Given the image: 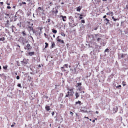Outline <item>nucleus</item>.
I'll return each instance as SVG.
<instances>
[{"mask_svg":"<svg viewBox=\"0 0 128 128\" xmlns=\"http://www.w3.org/2000/svg\"><path fill=\"white\" fill-rule=\"evenodd\" d=\"M102 35L99 34H95V39L96 40L97 42H100L101 44H102L103 46H104L105 45V44L103 42L102 44V40L101 38L102 37Z\"/></svg>","mask_w":128,"mask_h":128,"instance_id":"1","label":"nucleus"},{"mask_svg":"<svg viewBox=\"0 0 128 128\" xmlns=\"http://www.w3.org/2000/svg\"><path fill=\"white\" fill-rule=\"evenodd\" d=\"M68 90L70 91V92H68V94L66 95V97H68L69 95L72 96L74 92L73 89H68Z\"/></svg>","mask_w":128,"mask_h":128,"instance_id":"2","label":"nucleus"},{"mask_svg":"<svg viewBox=\"0 0 128 128\" xmlns=\"http://www.w3.org/2000/svg\"><path fill=\"white\" fill-rule=\"evenodd\" d=\"M128 56L126 54H122L121 57L123 58H124L125 60L127 59Z\"/></svg>","mask_w":128,"mask_h":128,"instance_id":"3","label":"nucleus"},{"mask_svg":"<svg viewBox=\"0 0 128 128\" xmlns=\"http://www.w3.org/2000/svg\"><path fill=\"white\" fill-rule=\"evenodd\" d=\"M68 64H65L63 66V67H62L61 68L62 70L63 71H66V70H64V69H63V68H68Z\"/></svg>","mask_w":128,"mask_h":128,"instance_id":"4","label":"nucleus"},{"mask_svg":"<svg viewBox=\"0 0 128 128\" xmlns=\"http://www.w3.org/2000/svg\"><path fill=\"white\" fill-rule=\"evenodd\" d=\"M31 48V47L30 45V44H28L26 46V47L25 48V49L29 50Z\"/></svg>","mask_w":128,"mask_h":128,"instance_id":"5","label":"nucleus"},{"mask_svg":"<svg viewBox=\"0 0 128 128\" xmlns=\"http://www.w3.org/2000/svg\"><path fill=\"white\" fill-rule=\"evenodd\" d=\"M60 17H62V20L64 21H66V17L65 16H60Z\"/></svg>","mask_w":128,"mask_h":128,"instance_id":"6","label":"nucleus"},{"mask_svg":"<svg viewBox=\"0 0 128 128\" xmlns=\"http://www.w3.org/2000/svg\"><path fill=\"white\" fill-rule=\"evenodd\" d=\"M9 21L8 19L6 21V22L5 25L6 26L8 27L9 25Z\"/></svg>","mask_w":128,"mask_h":128,"instance_id":"7","label":"nucleus"},{"mask_svg":"<svg viewBox=\"0 0 128 128\" xmlns=\"http://www.w3.org/2000/svg\"><path fill=\"white\" fill-rule=\"evenodd\" d=\"M45 108L47 111H49L50 109V106H46L45 107Z\"/></svg>","mask_w":128,"mask_h":128,"instance_id":"8","label":"nucleus"},{"mask_svg":"<svg viewBox=\"0 0 128 128\" xmlns=\"http://www.w3.org/2000/svg\"><path fill=\"white\" fill-rule=\"evenodd\" d=\"M118 108L117 107H115L114 108H113V110L114 112H116L117 110H118Z\"/></svg>","mask_w":128,"mask_h":128,"instance_id":"9","label":"nucleus"},{"mask_svg":"<svg viewBox=\"0 0 128 128\" xmlns=\"http://www.w3.org/2000/svg\"><path fill=\"white\" fill-rule=\"evenodd\" d=\"M5 14L6 15V16L5 17L6 18L7 20L8 19L10 18V17L9 16V14Z\"/></svg>","mask_w":128,"mask_h":128,"instance_id":"10","label":"nucleus"},{"mask_svg":"<svg viewBox=\"0 0 128 128\" xmlns=\"http://www.w3.org/2000/svg\"><path fill=\"white\" fill-rule=\"evenodd\" d=\"M80 95L78 93V92H76V94H75V96H76V98H77Z\"/></svg>","mask_w":128,"mask_h":128,"instance_id":"11","label":"nucleus"},{"mask_svg":"<svg viewBox=\"0 0 128 128\" xmlns=\"http://www.w3.org/2000/svg\"><path fill=\"white\" fill-rule=\"evenodd\" d=\"M81 9L80 6H79L77 8L76 10L80 12Z\"/></svg>","mask_w":128,"mask_h":128,"instance_id":"12","label":"nucleus"},{"mask_svg":"<svg viewBox=\"0 0 128 128\" xmlns=\"http://www.w3.org/2000/svg\"><path fill=\"white\" fill-rule=\"evenodd\" d=\"M34 54V52H30L29 53V55L30 56H31L33 55Z\"/></svg>","mask_w":128,"mask_h":128,"instance_id":"13","label":"nucleus"},{"mask_svg":"<svg viewBox=\"0 0 128 128\" xmlns=\"http://www.w3.org/2000/svg\"><path fill=\"white\" fill-rule=\"evenodd\" d=\"M57 30H55L52 29V32H53L56 34L57 32Z\"/></svg>","mask_w":128,"mask_h":128,"instance_id":"14","label":"nucleus"},{"mask_svg":"<svg viewBox=\"0 0 128 128\" xmlns=\"http://www.w3.org/2000/svg\"><path fill=\"white\" fill-rule=\"evenodd\" d=\"M82 84L81 83H78L77 84V85L76 86H79L81 85Z\"/></svg>","mask_w":128,"mask_h":128,"instance_id":"15","label":"nucleus"},{"mask_svg":"<svg viewBox=\"0 0 128 128\" xmlns=\"http://www.w3.org/2000/svg\"><path fill=\"white\" fill-rule=\"evenodd\" d=\"M61 34L62 36H63L64 37L65 36V34L63 32H61Z\"/></svg>","mask_w":128,"mask_h":128,"instance_id":"16","label":"nucleus"},{"mask_svg":"<svg viewBox=\"0 0 128 128\" xmlns=\"http://www.w3.org/2000/svg\"><path fill=\"white\" fill-rule=\"evenodd\" d=\"M45 44H46V45L45 46V48H46L48 46V44L46 42L45 43Z\"/></svg>","mask_w":128,"mask_h":128,"instance_id":"17","label":"nucleus"},{"mask_svg":"<svg viewBox=\"0 0 128 128\" xmlns=\"http://www.w3.org/2000/svg\"><path fill=\"white\" fill-rule=\"evenodd\" d=\"M108 50H109V49H108V48H106L104 50V52H108Z\"/></svg>","mask_w":128,"mask_h":128,"instance_id":"18","label":"nucleus"},{"mask_svg":"<svg viewBox=\"0 0 128 128\" xmlns=\"http://www.w3.org/2000/svg\"><path fill=\"white\" fill-rule=\"evenodd\" d=\"M18 86L21 88L22 87L21 85L20 84H18Z\"/></svg>","mask_w":128,"mask_h":128,"instance_id":"19","label":"nucleus"},{"mask_svg":"<svg viewBox=\"0 0 128 128\" xmlns=\"http://www.w3.org/2000/svg\"><path fill=\"white\" fill-rule=\"evenodd\" d=\"M80 102L79 101L78 102H76V104H80Z\"/></svg>","mask_w":128,"mask_h":128,"instance_id":"20","label":"nucleus"},{"mask_svg":"<svg viewBox=\"0 0 128 128\" xmlns=\"http://www.w3.org/2000/svg\"><path fill=\"white\" fill-rule=\"evenodd\" d=\"M38 10H40L42 12H43V10H42L41 9V8L40 7H39L38 8Z\"/></svg>","mask_w":128,"mask_h":128,"instance_id":"21","label":"nucleus"},{"mask_svg":"<svg viewBox=\"0 0 128 128\" xmlns=\"http://www.w3.org/2000/svg\"><path fill=\"white\" fill-rule=\"evenodd\" d=\"M17 80H19L20 79V77L19 76H17L16 77Z\"/></svg>","mask_w":128,"mask_h":128,"instance_id":"22","label":"nucleus"},{"mask_svg":"<svg viewBox=\"0 0 128 128\" xmlns=\"http://www.w3.org/2000/svg\"><path fill=\"white\" fill-rule=\"evenodd\" d=\"M82 14H80V19H82Z\"/></svg>","mask_w":128,"mask_h":128,"instance_id":"23","label":"nucleus"},{"mask_svg":"<svg viewBox=\"0 0 128 128\" xmlns=\"http://www.w3.org/2000/svg\"><path fill=\"white\" fill-rule=\"evenodd\" d=\"M89 37L93 38L94 37V36H93V35H91Z\"/></svg>","mask_w":128,"mask_h":128,"instance_id":"24","label":"nucleus"},{"mask_svg":"<svg viewBox=\"0 0 128 128\" xmlns=\"http://www.w3.org/2000/svg\"><path fill=\"white\" fill-rule=\"evenodd\" d=\"M7 68V66H4L3 67V68L4 69H6Z\"/></svg>","mask_w":128,"mask_h":128,"instance_id":"25","label":"nucleus"},{"mask_svg":"<svg viewBox=\"0 0 128 128\" xmlns=\"http://www.w3.org/2000/svg\"><path fill=\"white\" fill-rule=\"evenodd\" d=\"M59 36H58L57 38V40L58 41L60 39L59 38Z\"/></svg>","mask_w":128,"mask_h":128,"instance_id":"26","label":"nucleus"},{"mask_svg":"<svg viewBox=\"0 0 128 128\" xmlns=\"http://www.w3.org/2000/svg\"><path fill=\"white\" fill-rule=\"evenodd\" d=\"M105 20L107 21L108 22L109 21V20L107 18L105 19Z\"/></svg>","mask_w":128,"mask_h":128,"instance_id":"27","label":"nucleus"},{"mask_svg":"<svg viewBox=\"0 0 128 128\" xmlns=\"http://www.w3.org/2000/svg\"><path fill=\"white\" fill-rule=\"evenodd\" d=\"M81 22H82V23H84L85 22H84V20H82L81 21Z\"/></svg>","mask_w":128,"mask_h":128,"instance_id":"28","label":"nucleus"},{"mask_svg":"<svg viewBox=\"0 0 128 128\" xmlns=\"http://www.w3.org/2000/svg\"><path fill=\"white\" fill-rule=\"evenodd\" d=\"M75 70H75V69L74 68V70H72V72L73 73H74L75 72Z\"/></svg>","mask_w":128,"mask_h":128,"instance_id":"29","label":"nucleus"},{"mask_svg":"<svg viewBox=\"0 0 128 128\" xmlns=\"http://www.w3.org/2000/svg\"><path fill=\"white\" fill-rule=\"evenodd\" d=\"M121 87V86L120 85H119L118 86H116V87L117 88H118L119 87Z\"/></svg>","mask_w":128,"mask_h":128,"instance_id":"30","label":"nucleus"},{"mask_svg":"<svg viewBox=\"0 0 128 128\" xmlns=\"http://www.w3.org/2000/svg\"><path fill=\"white\" fill-rule=\"evenodd\" d=\"M124 82H122V84H123V86H125L126 85V84H124Z\"/></svg>","mask_w":128,"mask_h":128,"instance_id":"31","label":"nucleus"},{"mask_svg":"<svg viewBox=\"0 0 128 128\" xmlns=\"http://www.w3.org/2000/svg\"><path fill=\"white\" fill-rule=\"evenodd\" d=\"M22 34L24 35V36L26 35L25 33L24 32H22Z\"/></svg>","mask_w":128,"mask_h":128,"instance_id":"32","label":"nucleus"},{"mask_svg":"<svg viewBox=\"0 0 128 128\" xmlns=\"http://www.w3.org/2000/svg\"><path fill=\"white\" fill-rule=\"evenodd\" d=\"M55 45V44L54 43H53L52 45V48L53 47V46Z\"/></svg>","mask_w":128,"mask_h":128,"instance_id":"33","label":"nucleus"},{"mask_svg":"<svg viewBox=\"0 0 128 128\" xmlns=\"http://www.w3.org/2000/svg\"><path fill=\"white\" fill-rule=\"evenodd\" d=\"M4 40V38L3 39V40L2 38H0V41H1V40L3 41Z\"/></svg>","mask_w":128,"mask_h":128,"instance_id":"34","label":"nucleus"},{"mask_svg":"<svg viewBox=\"0 0 128 128\" xmlns=\"http://www.w3.org/2000/svg\"><path fill=\"white\" fill-rule=\"evenodd\" d=\"M60 42L62 44L64 43V41H63V40H62L61 41V42Z\"/></svg>","mask_w":128,"mask_h":128,"instance_id":"35","label":"nucleus"},{"mask_svg":"<svg viewBox=\"0 0 128 128\" xmlns=\"http://www.w3.org/2000/svg\"><path fill=\"white\" fill-rule=\"evenodd\" d=\"M50 19H48V22H50Z\"/></svg>","mask_w":128,"mask_h":128,"instance_id":"36","label":"nucleus"},{"mask_svg":"<svg viewBox=\"0 0 128 128\" xmlns=\"http://www.w3.org/2000/svg\"><path fill=\"white\" fill-rule=\"evenodd\" d=\"M110 14H111L112 15H112L113 14V13L112 12H110Z\"/></svg>","mask_w":128,"mask_h":128,"instance_id":"37","label":"nucleus"},{"mask_svg":"<svg viewBox=\"0 0 128 128\" xmlns=\"http://www.w3.org/2000/svg\"><path fill=\"white\" fill-rule=\"evenodd\" d=\"M7 8L8 9H10V8L11 7H10V6H8L7 7Z\"/></svg>","mask_w":128,"mask_h":128,"instance_id":"38","label":"nucleus"},{"mask_svg":"<svg viewBox=\"0 0 128 128\" xmlns=\"http://www.w3.org/2000/svg\"><path fill=\"white\" fill-rule=\"evenodd\" d=\"M22 3L24 4H26L25 2H22Z\"/></svg>","mask_w":128,"mask_h":128,"instance_id":"39","label":"nucleus"},{"mask_svg":"<svg viewBox=\"0 0 128 128\" xmlns=\"http://www.w3.org/2000/svg\"><path fill=\"white\" fill-rule=\"evenodd\" d=\"M54 114V112H53L52 113V115L53 116Z\"/></svg>","mask_w":128,"mask_h":128,"instance_id":"40","label":"nucleus"},{"mask_svg":"<svg viewBox=\"0 0 128 128\" xmlns=\"http://www.w3.org/2000/svg\"><path fill=\"white\" fill-rule=\"evenodd\" d=\"M106 17V15H105L103 16V18H105Z\"/></svg>","mask_w":128,"mask_h":128,"instance_id":"41","label":"nucleus"},{"mask_svg":"<svg viewBox=\"0 0 128 128\" xmlns=\"http://www.w3.org/2000/svg\"><path fill=\"white\" fill-rule=\"evenodd\" d=\"M80 92L81 93H82V94H83V93H84V91H82V92Z\"/></svg>","mask_w":128,"mask_h":128,"instance_id":"42","label":"nucleus"},{"mask_svg":"<svg viewBox=\"0 0 128 128\" xmlns=\"http://www.w3.org/2000/svg\"><path fill=\"white\" fill-rule=\"evenodd\" d=\"M14 126V124H12L11 125V127H12Z\"/></svg>","mask_w":128,"mask_h":128,"instance_id":"43","label":"nucleus"},{"mask_svg":"<svg viewBox=\"0 0 128 128\" xmlns=\"http://www.w3.org/2000/svg\"><path fill=\"white\" fill-rule=\"evenodd\" d=\"M70 114H71V115H72V116L73 115V113H72V112H70Z\"/></svg>","mask_w":128,"mask_h":128,"instance_id":"44","label":"nucleus"},{"mask_svg":"<svg viewBox=\"0 0 128 128\" xmlns=\"http://www.w3.org/2000/svg\"><path fill=\"white\" fill-rule=\"evenodd\" d=\"M117 19H115V18H114V19H113V20L114 21H116V20Z\"/></svg>","mask_w":128,"mask_h":128,"instance_id":"45","label":"nucleus"},{"mask_svg":"<svg viewBox=\"0 0 128 128\" xmlns=\"http://www.w3.org/2000/svg\"><path fill=\"white\" fill-rule=\"evenodd\" d=\"M61 40H61L60 39L58 42H61Z\"/></svg>","mask_w":128,"mask_h":128,"instance_id":"46","label":"nucleus"},{"mask_svg":"<svg viewBox=\"0 0 128 128\" xmlns=\"http://www.w3.org/2000/svg\"><path fill=\"white\" fill-rule=\"evenodd\" d=\"M106 14L107 15H110V13H108Z\"/></svg>","mask_w":128,"mask_h":128,"instance_id":"47","label":"nucleus"},{"mask_svg":"<svg viewBox=\"0 0 128 128\" xmlns=\"http://www.w3.org/2000/svg\"><path fill=\"white\" fill-rule=\"evenodd\" d=\"M84 118H87V119H88V117H86V116H85L84 117Z\"/></svg>","mask_w":128,"mask_h":128,"instance_id":"48","label":"nucleus"},{"mask_svg":"<svg viewBox=\"0 0 128 128\" xmlns=\"http://www.w3.org/2000/svg\"><path fill=\"white\" fill-rule=\"evenodd\" d=\"M95 120H92V122H95Z\"/></svg>","mask_w":128,"mask_h":128,"instance_id":"49","label":"nucleus"},{"mask_svg":"<svg viewBox=\"0 0 128 128\" xmlns=\"http://www.w3.org/2000/svg\"><path fill=\"white\" fill-rule=\"evenodd\" d=\"M80 89H81V88H80L79 87L78 88V89L79 90H80Z\"/></svg>","mask_w":128,"mask_h":128,"instance_id":"50","label":"nucleus"},{"mask_svg":"<svg viewBox=\"0 0 128 128\" xmlns=\"http://www.w3.org/2000/svg\"><path fill=\"white\" fill-rule=\"evenodd\" d=\"M0 3L2 4H3V2H0Z\"/></svg>","mask_w":128,"mask_h":128,"instance_id":"51","label":"nucleus"},{"mask_svg":"<svg viewBox=\"0 0 128 128\" xmlns=\"http://www.w3.org/2000/svg\"><path fill=\"white\" fill-rule=\"evenodd\" d=\"M97 28H95V29H94V30H97Z\"/></svg>","mask_w":128,"mask_h":128,"instance_id":"52","label":"nucleus"},{"mask_svg":"<svg viewBox=\"0 0 128 128\" xmlns=\"http://www.w3.org/2000/svg\"><path fill=\"white\" fill-rule=\"evenodd\" d=\"M98 112L97 111H96V114H98Z\"/></svg>","mask_w":128,"mask_h":128,"instance_id":"53","label":"nucleus"},{"mask_svg":"<svg viewBox=\"0 0 128 128\" xmlns=\"http://www.w3.org/2000/svg\"><path fill=\"white\" fill-rule=\"evenodd\" d=\"M44 34L45 36H46V34L44 33Z\"/></svg>","mask_w":128,"mask_h":128,"instance_id":"54","label":"nucleus"},{"mask_svg":"<svg viewBox=\"0 0 128 128\" xmlns=\"http://www.w3.org/2000/svg\"><path fill=\"white\" fill-rule=\"evenodd\" d=\"M58 12V11L57 10H56V13H57Z\"/></svg>","mask_w":128,"mask_h":128,"instance_id":"55","label":"nucleus"},{"mask_svg":"<svg viewBox=\"0 0 128 128\" xmlns=\"http://www.w3.org/2000/svg\"><path fill=\"white\" fill-rule=\"evenodd\" d=\"M53 37H54V38H55V35H53Z\"/></svg>","mask_w":128,"mask_h":128,"instance_id":"56","label":"nucleus"},{"mask_svg":"<svg viewBox=\"0 0 128 128\" xmlns=\"http://www.w3.org/2000/svg\"><path fill=\"white\" fill-rule=\"evenodd\" d=\"M27 1L30 2V0H26Z\"/></svg>","mask_w":128,"mask_h":128,"instance_id":"57","label":"nucleus"},{"mask_svg":"<svg viewBox=\"0 0 128 128\" xmlns=\"http://www.w3.org/2000/svg\"><path fill=\"white\" fill-rule=\"evenodd\" d=\"M17 46L18 47H20V46L19 45H18Z\"/></svg>","mask_w":128,"mask_h":128,"instance_id":"58","label":"nucleus"},{"mask_svg":"<svg viewBox=\"0 0 128 128\" xmlns=\"http://www.w3.org/2000/svg\"><path fill=\"white\" fill-rule=\"evenodd\" d=\"M7 4L8 5H10V4H9L8 3Z\"/></svg>","mask_w":128,"mask_h":128,"instance_id":"59","label":"nucleus"},{"mask_svg":"<svg viewBox=\"0 0 128 128\" xmlns=\"http://www.w3.org/2000/svg\"><path fill=\"white\" fill-rule=\"evenodd\" d=\"M112 19H114V17H112Z\"/></svg>","mask_w":128,"mask_h":128,"instance_id":"60","label":"nucleus"},{"mask_svg":"<svg viewBox=\"0 0 128 128\" xmlns=\"http://www.w3.org/2000/svg\"><path fill=\"white\" fill-rule=\"evenodd\" d=\"M33 16L34 17H34V14H33Z\"/></svg>","mask_w":128,"mask_h":128,"instance_id":"61","label":"nucleus"},{"mask_svg":"<svg viewBox=\"0 0 128 128\" xmlns=\"http://www.w3.org/2000/svg\"><path fill=\"white\" fill-rule=\"evenodd\" d=\"M15 74L16 75H17V73H15Z\"/></svg>","mask_w":128,"mask_h":128,"instance_id":"62","label":"nucleus"},{"mask_svg":"<svg viewBox=\"0 0 128 128\" xmlns=\"http://www.w3.org/2000/svg\"><path fill=\"white\" fill-rule=\"evenodd\" d=\"M62 4H64V2H62L61 3Z\"/></svg>","mask_w":128,"mask_h":128,"instance_id":"63","label":"nucleus"},{"mask_svg":"<svg viewBox=\"0 0 128 128\" xmlns=\"http://www.w3.org/2000/svg\"><path fill=\"white\" fill-rule=\"evenodd\" d=\"M58 128H60V126H58Z\"/></svg>","mask_w":128,"mask_h":128,"instance_id":"64","label":"nucleus"}]
</instances>
